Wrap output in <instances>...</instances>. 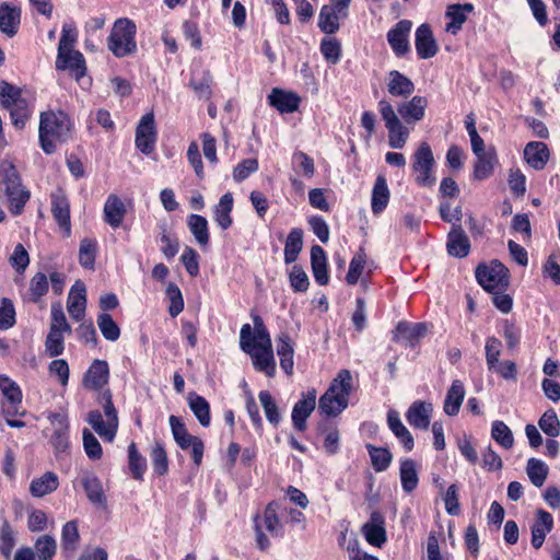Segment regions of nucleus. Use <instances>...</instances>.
<instances>
[{
    "mask_svg": "<svg viewBox=\"0 0 560 560\" xmlns=\"http://www.w3.org/2000/svg\"><path fill=\"white\" fill-rule=\"evenodd\" d=\"M97 326L102 336L108 341H116L120 337V328L108 313H101L97 316Z\"/></svg>",
    "mask_w": 560,
    "mask_h": 560,
    "instance_id": "51",
    "label": "nucleus"
},
{
    "mask_svg": "<svg viewBox=\"0 0 560 560\" xmlns=\"http://www.w3.org/2000/svg\"><path fill=\"white\" fill-rule=\"evenodd\" d=\"M277 353L280 357L281 369L288 374L293 373L294 350L288 334H281L278 338Z\"/></svg>",
    "mask_w": 560,
    "mask_h": 560,
    "instance_id": "38",
    "label": "nucleus"
},
{
    "mask_svg": "<svg viewBox=\"0 0 560 560\" xmlns=\"http://www.w3.org/2000/svg\"><path fill=\"white\" fill-rule=\"evenodd\" d=\"M0 103L10 112L16 129H23L31 117L28 102L22 97V90L4 80L0 81Z\"/></svg>",
    "mask_w": 560,
    "mask_h": 560,
    "instance_id": "5",
    "label": "nucleus"
},
{
    "mask_svg": "<svg viewBox=\"0 0 560 560\" xmlns=\"http://www.w3.org/2000/svg\"><path fill=\"white\" fill-rule=\"evenodd\" d=\"M97 252V243L91 238H83L80 242L79 262L85 269H94Z\"/></svg>",
    "mask_w": 560,
    "mask_h": 560,
    "instance_id": "47",
    "label": "nucleus"
},
{
    "mask_svg": "<svg viewBox=\"0 0 560 560\" xmlns=\"http://www.w3.org/2000/svg\"><path fill=\"white\" fill-rule=\"evenodd\" d=\"M269 104L280 113H293L298 110L301 98L293 92H285L275 88L268 96Z\"/></svg>",
    "mask_w": 560,
    "mask_h": 560,
    "instance_id": "24",
    "label": "nucleus"
},
{
    "mask_svg": "<svg viewBox=\"0 0 560 560\" xmlns=\"http://www.w3.org/2000/svg\"><path fill=\"white\" fill-rule=\"evenodd\" d=\"M51 213L59 226L65 230L67 236L71 233L70 205L62 191L51 195Z\"/></svg>",
    "mask_w": 560,
    "mask_h": 560,
    "instance_id": "18",
    "label": "nucleus"
},
{
    "mask_svg": "<svg viewBox=\"0 0 560 560\" xmlns=\"http://www.w3.org/2000/svg\"><path fill=\"white\" fill-rule=\"evenodd\" d=\"M316 407V389L312 388L302 394V398L294 405L292 410L293 427L298 431H305L306 420Z\"/></svg>",
    "mask_w": 560,
    "mask_h": 560,
    "instance_id": "14",
    "label": "nucleus"
},
{
    "mask_svg": "<svg viewBox=\"0 0 560 560\" xmlns=\"http://www.w3.org/2000/svg\"><path fill=\"white\" fill-rule=\"evenodd\" d=\"M136 31V24L131 20L118 19L107 40L108 49L118 58L133 54L137 49Z\"/></svg>",
    "mask_w": 560,
    "mask_h": 560,
    "instance_id": "7",
    "label": "nucleus"
},
{
    "mask_svg": "<svg viewBox=\"0 0 560 560\" xmlns=\"http://www.w3.org/2000/svg\"><path fill=\"white\" fill-rule=\"evenodd\" d=\"M212 83L213 78L210 70H203L199 80L194 77L190 79L189 86L194 90L199 98L209 100L212 95Z\"/></svg>",
    "mask_w": 560,
    "mask_h": 560,
    "instance_id": "52",
    "label": "nucleus"
},
{
    "mask_svg": "<svg viewBox=\"0 0 560 560\" xmlns=\"http://www.w3.org/2000/svg\"><path fill=\"white\" fill-rule=\"evenodd\" d=\"M109 368L104 360H94L86 371L83 384L90 389H100L108 383Z\"/></svg>",
    "mask_w": 560,
    "mask_h": 560,
    "instance_id": "21",
    "label": "nucleus"
},
{
    "mask_svg": "<svg viewBox=\"0 0 560 560\" xmlns=\"http://www.w3.org/2000/svg\"><path fill=\"white\" fill-rule=\"evenodd\" d=\"M233 209V195L231 192L224 194L219 203L214 208V220L222 230H228L232 223L231 212Z\"/></svg>",
    "mask_w": 560,
    "mask_h": 560,
    "instance_id": "36",
    "label": "nucleus"
},
{
    "mask_svg": "<svg viewBox=\"0 0 560 560\" xmlns=\"http://www.w3.org/2000/svg\"><path fill=\"white\" fill-rule=\"evenodd\" d=\"M0 177L5 186L9 209L12 214L18 215L23 211L31 194L22 186L20 175L12 163L8 161L0 162Z\"/></svg>",
    "mask_w": 560,
    "mask_h": 560,
    "instance_id": "6",
    "label": "nucleus"
},
{
    "mask_svg": "<svg viewBox=\"0 0 560 560\" xmlns=\"http://www.w3.org/2000/svg\"><path fill=\"white\" fill-rule=\"evenodd\" d=\"M250 337L252 327L249 324H244L240 331L241 349L252 357L253 365L257 371L264 372L267 376H273L276 363L272 345H270V347L265 345L257 346Z\"/></svg>",
    "mask_w": 560,
    "mask_h": 560,
    "instance_id": "4",
    "label": "nucleus"
},
{
    "mask_svg": "<svg viewBox=\"0 0 560 560\" xmlns=\"http://www.w3.org/2000/svg\"><path fill=\"white\" fill-rule=\"evenodd\" d=\"M411 27L412 23L409 20H401L387 33L388 44L398 57L410 50L408 36Z\"/></svg>",
    "mask_w": 560,
    "mask_h": 560,
    "instance_id": "15",
    "label": "nucleus"
},
{
    "mask_svg": "<svg viewBox=\"0 0 560 560\" xmlns=\"http://www.w3.org/2000/svg\"><path fill=\"white\" fill-rule=\"evenodd\" d=\"M51 425L50 443L57 454L66 453L69 448V423L65 415L52 413L49 416Z\"/></svg>",
    "mask_w": 560,
    "mask_h": 560,
    "instance_id": "13",
    "label": "nucleus"
},
{
    "mask_svg": "<svg viewBox=\"0 0 560 560\" xmlns=\"http://www.w3.org/2000/svg\"><path fill=\"white\" fill-rule=\"evenodd\" d=\"M351 0H330L329 4L322 7L318 15V27L325 34H335L339 31L340 19L348 18Z\"/></svg>",
    "mask_w": 560,
    "mask_h": 560,
    "instance_id": "10",
    "label": "nucleus"
},
{
    "mask_svg": "<svg viewBox=\"0 0 560 560\" xmlns=\"http://www.w3.org/2000/svg\"><path fill=\"white\" fill-rule=\"evenodd\" d=\"M170 425L172 430L173 438L176 444L182 450H187L191 447V457L194 463L199 466L203 456V442L200 438L191 435L188 433L186 425L182 422V420L176 416L170 417Z\"/></svg>",
    "mask_w": 560,
    "mask_h": 560,
    "instance_id": "11",
    "label": "nucleus"
},
{
    "mask_svg": "<svg viewBox=\"0 0 560 560\" xmlns=\"http://www.w3.org/2000/svg\"><path fill=\"white\" fill-rule=\"evenodd\" d=\"M478 283L488 292L505 290L509 287V269L499 260L479 265L476 269Z\"/></svg>",
    "mask_w": 560,
    "mask_h": 560,
    "instance_id": "8",
    "label": "nucleus"
},
{
    "mask_svg": "<svg viewBox=\"0 0 560 560\" xmlns=\"http://www.w3.org/2000/svg\"><path fill=\"white\" fill-rule=\"evenodd\" d=\"M401 487L406 492L413 491L419 482L415 460L407 458L400 463L399 468Z\"/></svg>",
    "mask_w": 560,
    "mask_h": 560,
    "instance_id": "43",
    "label": "nucleus"
},
{
    "mask_svg": "<svg viewBox=\"0 0 560 560\" xmlns=\"http://www.w3.org/2000/svg\"><path fill=\"white\" fill-rule=\"evenodd\" d=\"M86 306V289L85 284L78 280L72 285L68 296V312L70 316L80 322L84 318Z\"/></svg>",
    "mask_w": 560,
    "mask_h": 560,
    "instance_id": "17",
    "label": "nucleus"
},
{
    "mask_svg": "<svg viewBox=\"0 0 560 560\" xmlns=\"http://www.w3.org/2000/svg\"><path fill=\"white\" fill-rule=\"evenodd\" d=\"M465 397L464 385L459 380H455L450 389L447 390L445 400H444V412L447 416H456L459 412V408L463 404Z\"/></svg>",
    "mask_w": 560,
    "mask_h": 560,
    "instance_id": "33",
    "label": "nucleus"
},
{
    "mask_svg": "<svg viewBox=\"0 0 560 560\" xmlns=\"http://www.w3.org/2000/svg\"><path fill=\"white\" fill-rule=\"evenodd\" d=\"M389 190L387 187L386 178L383 175L376 177L373 191H372V211L375 214L381 213L388 203Z\"/></svg>",
    "mask_w": 560,
    "mask_h": 560,
    "instance_id": "37",
    "label": "nucleus"
},
{
    "mask_svg": "<svg viewBox=\"0 0 560 560\" xmlns=\"http://www.w3.org/2000/svg\"><path fill=\"white\" fill-rule=\"evenodd\" d=\"M151 458L154 471L160 476L165 475L168 470V459L166 451L162 444L156 443L154 445L152 448Z\"/></svg>",
    "mask_w": 560,
    "mask_h": 560,
    "instance_id": "61",
    "label": "nucleus"
},
{
    "mask_svg": "<svg viewBox=\"0 0 560 560\" xmlns=\"http://www.w3.org/2000/svg\"><path fill=\"white\" fill-rule=\"evenodd\" d=\"M387 422L389 429L393 431L395 436L402 443L406 451L413 448V438L409 430L404 425L399 419L398 413L395 410H390L387 415Z\"/></svg>",
    "mask_w": 560,
    "mask_h": 560,
    "instance_id": "35",
    "label": "nucleus"
},
{
    "mask_svg": "<svg viewBox=\"0 0 560 560\" xmlns=\"http://www.w3.org/2000/svg\"><path fill=\"white\" fill-rule=\"evenodd\" d=\"M21 23V10L7 2L0 4V31L8 37H13Z\"/></svg>",
    "mask_w": 560,
    "mask_h": 560,
    "instance_id": "22",
    "label": "nucleus"
},
{
    "mask_svg": "<svg viewBox=\"0 0 560 560\" xmlns=\"http://www.w3.org/2000/svg\"><path fill=\"white\" fill-rule=\"evenodd\" d=\"M553 527V520L549 512L545 510L537 511V521L532 526V546L539 549L546 538L547 533H550Z\"/></svg>",
    "mask_w": 560,
    "mask_h": 560,
    "instance_id": "26",
    "label": "nucleus"
},
{
    "mask_svg": "<svg viewBox=\"0 0 560 560\" xmlns=\"http://www.w3.org/2000/svg\"><path fill=\"white\" fill-rule=\"evenodd\" d=\"M320 51L328 62L336 65L341 57V45L336 38H325L322 40Z\"/></svg>",
    "mask_w": 560,
    "mask_h": 560,
    "instance_id": "60",
    "label": "nucleus"
},
{
    "mask_svg": "<svg viewBox=\"0 0 560 560\" xmlns=\"http://www.w3.org/2000/svg\"><path fill=\"white\" fill-rule=\"evenodd\" d=\"M129 468L131 475L137 480H142L143 474L147 469V462L143 456L138 452L136 444L131 443L128 447Z\"/></svg>",
    "mask_w": 560,
    "mask_h": 560,
    "instance_id": "56",
    "label": "nucleus"
},
{
    "mask_svg": "<svg viewBox=\"0 0 560 560\" xmlns=\"http://www.w3.org/2000/svg\"><path fill=\"white\" fill-rule=\"evenodd\" d=\"M303 248V231L301 229H292L289 233L284 245L285 264L294 262Z\"/></svg>",
    "mask_w": 560,
    "mask_h": 560,
    "instance_id": "39",
    "label": "nucleus"
},
{
    "mask_svg": "<svg viewBox=\"0 0 560 560\" xmlns=\"http://www.w3.org/2000/svg\"><path fill=\"white\" fill-rule=\"evenodd\" d=\"M77 38L78 33L75 26L73 24H65L62 26V32L58 45L59 59L62 58L65 51L73 49Z\"/></svg>",
    "mask_w": 560,
    "mask_h": 560,
    "instance_id": "59",
    "label": "nucleus"
},
{
    "mask_svg": "<svg viewBox=\"0 0 560 560\" xmlns=\"http://www.w3.org/2000/svg\"><path fill=\"white\" fill-rule=\"evenodd\" d=\"M538 425L550 438H557L560 434V420L553 409H548L542 413Z\"/></svg>",
    "mask_w": 560,
    "mask_h": 560,
    "instance_id": "55",
    "label": "nucleus"
},
{
    "mask_svg": "<svg viewBox=\"0 0 560 560\" xmlns=\"http://www.w3.org/2000/svg\"><path fill=\"white\" fill-rule=\"evenodd\" d=\"M187 225L196 242L200 246H207L210 238L207 219L199 214H190L187 218Z\"/></svg>",
    "mask_w": 560,
    "mask_h": 560,
    "instance_id": "40",
    "label": "nucleus"
},
{
    "mask_svg": "<svg viewBox=\"0 0 560 560\" xmlns=\"http://www.w3.org/2000/svg\"><path fill=\"white\" fill-rule=\"evenodd\" d=\"M432 404L425 401H415L406 413L407 421L417 429H428L430 424Z\"/></svg>",
    "mask_w": 560,
    "mask_h": 560,
    "instance_id": "25",
    "label": "nucleus"
},
{
    "mask_svg": "<svg viewBox=\"0 0 560 560\" xmlns=\"http://www.w3.org/2000/svg\"><path fill=\"white\" fill-rule=\"evenodd\" d=\"M0 388L5 397L4 402L21 404L22 393L19 386L7 376H0Z\"/></svg>",
    "mask_w": 560,
    "mask_h": 560,
    "instance_id": "64",
    "label": "nucleus"
},
{
    "mask_svg": "<svg viewBox=\"0 0 560 560\" xmlns=\"http://www.w3.org/2000/svg\"><path fill=\"white\" fill-rule=\"evenodd\" d=\"M81 485L86 493L89 501L96 506L106 509L107 498L105 495L102 481L93 474H85L81 478Z\"/></svg>",
    "mask_w": 560,
    "mask_h": 560,
    "instance_id": "23",
    "label": "nucleus"
},
{
    "mask_svg": "<svg viewBox=\"0 0 560 560\" xmlns=\"http://www.w3.org/2000/svg\"><path fill=\"white\" fill-rule=\"evenodd\" d=\"M435 159L430 145L422 142L413 154L412 170L417 173L415 182L420 187H432L435 184L433 167Z\"/></svg>",
    "mask_w": 560,
    "mask_h": 560,
    "instance_id": "9",
    "label": "nucleus"
},
{
    "mask_svg": "<svg viewBox=\"0 0 560 560\" xmlns=\"http://www.w3.org/2000/svg\"><path fill=\"white\" fill-rule=\"evenodd\" d=\"M122 200L115 194H110L104 205V220L112 228H119L126 214Z\"/></svg>",
    "mask_w": 560,
    "mask_h": 560,
    "instance_id": "27",
    "label": "nucleus"
},
{
    "mask_svg": "<svg viewBox=\"0 0 560 560\" xmlns=\"http://www.w3.org/2000/svg\"><path fill=\"white\" fill-rule=\"evenodd\" d=\"M446 16L451 18V22L446 25V31L452 34H456L466 21V14L463 12L460 4L450 5L446 11Z\"/></svg>",
    "mask_w": 560,
    "mask_h": 560,
    "instance_id": "63",
    "label": "nucleus"
},
{
    "mask_svg": "<svg viewBox=\"0 0 560 560\" xmlns=\"http://www.w3.org/2000/svg\"><path fill=\"white\" fill-rule=\"evenodd\" d=\"M57 544L52 536L43 535L35 541V555L39 560H52L56 555Z\"/></svg>",
    "mask_w": 560,
    "mask_h": 560,
    "instance_id": "54",
    "label": "nucleus"
},
{
    "mask_svg": "<svg viewBox=\"0 0 560 560\" xmlns=\"http://www.w3.org/2000/svg\"><path fill=\"white\" fill-rule=\"evenodd\" d=\"M425 334L427 325L424 323L409 324L407 322H399L393 331V340L399 341L400 338H404L413 346Z\"/></svg>",
    "mask_w": 560,
    "mask_h": 560,
    "instance_id": "30",
    "label": "nucleus"
},
{
    "mask_svg": "<svg viewBox=\"0 0 560 560\" xmlns=\"http://www.w3.org/2000/svg\"><path fill=\"white\" fill-rule=\"evenodd\" d=\"M388 77L387 90L390 95L408 98L415 92L413 82L399 71L392 70Z\"/></svg>",
    "mask_w": 560,
    "mask_h": 560,
    "instance_id": "28",
    "label": "nucleus"
},
{
    "mask_svg": "<svg viewBox=\"0 0 560 560\" xmlns=\"http://www.w3.org/2000/svg\"><path fill=\"white\" fill-rule=\"evenodd\" d=\"M415 45L417 54L421 59H429L438 54L439 46L429 24H421L417 28Z\"/></svg>",
    "mask_w": 560,
    "mask_h": 560,
    "instance_id": "16",
    "label": "nucleus"
},
{
    "mask_svg": "<svg viewBox=\"0 0 560 560\" xmlns=\"http://www.w3.org/2000/svg\"><path fill=\"white\" fill-rule=\"evenodd\" d=\"M549 158L550 151L544 142L530 141L524 148V159L526 163L536 171L545 168Z\"/></svg>",
    "mask_w": 560,
    "mask_h": 560,
    "instance_id": "19",
    "label": "nucleus"
},
{
    "mask_svg": "<svg viewBox=\"0 0 560 560\" xmlns=\"http://www.w3.org/2000/svg\"><path fill=\"white\" fill-rule=\"evenodd\" d=\"M259 401L262 406L267 420L277 427L281 421L279 407L268 390H261L258 394Z\"/></svg>",
    "mask_w": 560,
    "mask_h": 560,
    "instance_id": "49",
    "label": "nucleus"
},
{
    "mask_svg": "<svg viewBox=\"0 0 560 560\" xmlns=\"http://www.w3.org/2000/svg\"><path fill=\"white\" fill-rule=\"evenodd\" d=\"M446 248L451 256L457 258H464L469 254L470 243L459 224H453L447 236Z\"/></svg>",
    "mask_w": 560,
    "mask_h": 560,
    "instance_id": "20",
    "label": "nucleus"
},
{
    "mask_svg": "<svg viewBox=\"0 0 560 560\" xmlns=\"http://www.w3.org/2000/svg\"><path fill=\"white\" fill-rule=\"evenodd\" d=\"M476 156L477 161L474 166V177L479 180L490 177L497 161L494 150H488L487 153L478 154Z\"/></svg>",
    "mask_w": 560,
    "mask_h": 560,
    "instance_id": "42",
    "label": "nucleus"
},
{
    "mask_svg": "<svg viewBox=\"0 0 560 560\" xmlns=\"http://www.w3.org/2000/svg\"><path fill=\"white\" fill-rule=\"evenodd\" d=\"M156 130L153 113L145 114L136 130V145L143 154H151L154 151Z\"/></svg>",
    "mask_w": 560,
    "mask_h": 560,
    "instance_id": "12",
    "label": "nucleus"
},
{
    "mask_svg": "<svg viewBox=\"0 0 560 560\" xmlns=\"http://www.w3.org/2000/svg\"><path fill=\"white\" fill-rule=\"evenodd\" d=\"M71 124L67 114L45 112L40 114L39 143L46 154L56 152V143L68 139Z\"/></svg>",
    "mask_w": 560,
    "mask_h": 560,
    "instance_id": "3",
    "label": "nucleus"
},
{
    "mask_svg": "<svg viewBox=\"0 0 560 560\" xmlns=\"http://www.w3.org/2000/svg\"><path fill=\"white\" fill-rule=\"evenodd\" d=\"M166 295L170 299L168 313L172 317L178 316L184 310V299L182 291L175 283H170L166 288Z\"/></svg>",
    "mask_w": 560,
    "mask_h": 560,
    "instance_id": "58",
    "label": "nucleus"
},
{
    "mask_svg": "<svg viewBox=\"0 0 560 560\" xmlns=\"http://www.w3.org/2000/svg\"><path fill=\"white\" fill-rule=\"evenodd\" d=\"M56 68L58 70L69 69L75 72L78 78L83 77L85 73V60L79 50L70 49L65 51L61 59H59V54L57 55Z\"/></svg>",
    "mask_w": 560,
    "mask_h": 560,
    "instance_id": "31",
    "label": "nucleus"
},
{
    "mask_svg": "<svg viewBox=\"0 0 560 560\" xmlns=\"http://www.w3.org/2000/svg\"><path fill=\"white\" fill-rule=\"evenodd\" d=\"M366 264V254L363 247H360L355 255L352 257L349 270L346 276V281L350 285H354L358 283L360 276L363 272L364 266Z\"/></svg>",
    "mask_w": 560,
    "mask_h": 560,
    "instance_id": "48",
    "label": "nucleus"
},
{
    "mask_svg": "<svg viewBox=\"0 0 560 560\" xmlns=\"http://www.w3.org/2000/svg\"><path fill=\"white\" fill-rule=\"evenodd\" d=\"M311 267L315 281L319 285H326L329 281L327 257L325 250L319 245H313L311 248Z\"/></svg>",
    "mask_w": 560,
    "mask_h": 560,
    "instance_id": "29",
    "label": "nucleus"
},
{
    "mask_svg": "<svg viewBox=\"0 0 560 560\" xmlns=\"http://www.w3.org/2000/svg\"><path fill=\"white\" fill-rule=\"evenodd\" d=\"M188 404L189 408L198 419L199 423L202 427H209L210 424V405L202 396L197 395L196 393H190L188 395Z\"/></svg>",
    "mask_w": 560,
    "mask_h": 560,
    "instance_id": "41",
    "label": "nucleus"
},
{
    "mask_svg": "<svg viewBox=\"0 0 560 560\" xmlns=\"http://www.w3.org/2000/svg\"><path fill=\"white\" fill-rule=\"evenodd\" d=\"M279 503L271 501L264 512V524L266 529L273 536H279L282 530V523L278 517Z\"/></svg>",
    "mask_w": 560,
    "mask_h": 560,
    "instance_id": "50",
    "label": "nucleus"
},
{
    "mask_svg": "<svg viewBox=\"0 0 560 560\" xmlns=\"http://www.w3.org/2000/svg\"><path fill=\"white\" fill-rule=\"evenodd\" d=\"M58 486V476L55 472L47 471L31 482L30 492L33 497L42 498L57 490Z\"/></svg>",
    "mask_w": 560,
    "mask_h": 560,
    "instance_id": "34",
    "label": "nucleus"
},
{
    "mask_svg": "<svg viewBox=\"0 0 560 560\" xmlns=\"http://www.w3.org/2000/svg\"><path fill=\"white\" fill-rule=\"evenodd\" d=\"M352 390V376L349 370H341L319 398L318 410L327 417H337L347 407Z\"/></svg>",
    "mask_w": 560,
    "mask_h": 560,
    "instance_id": "2",
    "label": "nucleus"
},
{
    "mask_svg": "<svg viewBox=\"0 0 560 560\" xmlns=\"http://www.w3.org/2000/svg\"><path fill=\"white\" fill-rule=\"evenodd\" d=\"M49 282L48 278L43 272H37L30 280L28 287V301L33 303H39L43 296L48 292Z\"/></svg>",
    "mask_w": 560,
    "mask_h": 560,
    "instance_id": "45",
    "label": "nucleus"
},
{
    "mask_svg": "<svg viewBox=\"0 0 560 560\" xmlns=\"http://www.w3.org/2000/svg\"><path fill=\"white\" fill-rule=\"evenodd\" d=\"M383 523L384 520L382 515L374 512L371 515V522L363 526L365 538L373 546L380 547L386 540V530Z\"/></svg>",
    "mask_w": 560,
    "mask_h": 560,
    "instance_id": "32",
    "label": "nucleus"
},
{
    "mask_svg": "<svg viewBox=\"0 0 560 560\" xmlns=\"http://www.w3.org/2000/svg\"><path fill=\"white\" fill-rule=\"evenodd\" d=\"M526 472L535 487H541L548 476V466L540 459L529 458L526 466Z\"/></svg>",
    "mask_w": 560,
    "mask_h": 560,
    "instance_id": "46",
    "label": "nucleus"
},
{
    "mask_svg": "<svg viewBox=\"0 0 560 560\" xmlns=\"http://www.w3.org/2000/svg\"><path fill=\"white\" fill-rule=\"evenodd\" d=\"M428 100L424 96L415 95L408 102L397 104V113L393 105L386 101L378 102V112L388 130V143L393 149H402L409 137L406 125H413L423 119Z\"/></svg>",
    "mask_w": 560,
    "mask_h": 560,
    "instance_id": "1",
    "label": "nucleus"
},
{
    "mask_svg": "<svg viewBox=\"0 0 560 560\" xmlns=\"http://www.w3.org/2000/svg\"><path fill=\"white\" fill-rule=\"evenodd\" d=\"M63 349L65 345L62 331L49 329V332L45 341V350L48 353V355L58 357L63 352Z\"/></svg>",
    "mask_w": 560,
    "mask_h": 560,
    "instance_id": "62",
    "label": "nucleus"
},
{
    "mask_svg": "<svg viewBox=\"0 0 560 560\" xmlns=\"http://www.w3.org/2000/svg\"><path fill=\"white\" fill-rule=\"evenodd\" d=\"M371 463L375 471H384L392 462V454L387 448L376 447L371 444L366 445Z\"/></svg>",
    "mask_w": 560,
    "mask_h": 560,
    "instance_id": "53",
    "label": "nucleus"
},
{
    "mask_svg": "<svg viewBox=\"0 0 560 560\" xmlns=\"http://www.w3.org/2000/svg\"><path fill=\"white\" fill-rule=\"evenodd\" d=\"M80 535L77 521H70L62 527L61 546L66 556H71L77 549Z\"/></svg>",
    "mask_w": 560,
    "mask_h": 560,
    "instance_id": "44",
    "label": "nucleus"
},
{
    "mask_svg": "<svg viewBox=\"0 0 560 560\" xmlns=\"http://www.w3.org/2000/svg\"><path fill=\"white\" fill-rule=\"evenodd\" d=\"M491 436L504 448H511L514 444L513 433L503 421L495 420L492 423Z\"/></svg>",
    "mask_w": 560,
    "mask_h": 560,
    "instance_id": "57",
    "label": "nucleus"
}]
</instances>
